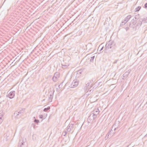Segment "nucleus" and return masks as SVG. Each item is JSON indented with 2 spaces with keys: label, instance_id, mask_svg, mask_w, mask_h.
<instances>
[{
  "label": "nucleus",
  "instance_id": "36",
  "mask_svg": "<svg viewBox=\"0 0 147 147\" xmlns=\"http://www.w3.org/2000/svg\"><path fill=\"white\" fill-rule=\"evenodd\" d=\"M90 84V83H88L87 84L88 86H89Z\"/></svg>",
  "mask_w": 147,
  "mask_h": 147
},
{
  "label": "nucleus",
  "instance_id": "12",
  "mask_svg": "<svg viewBox=\"0 0 147 147\" xmlns=\"http://www.w3.org/2000/svg\"><path fill=\"white\" fill-rule=\"evenodd\" d=\"M24 142L22 140H20L18 144V147H23V146L24 145Z\"/></svg>",
  "mask_w": 147,
  "mask_h": 147
},
{
  "label": "nucleus",
  "instance_id": "39",
  "mask_svg": "<svg viewBox=\"0 0 147 147\" xmlns=\"http://www.w3.org/2000/svg\"><path fill=\"white\" fill-rule=\"evenodd\" d=\"M88 95H89V93H88Z\"/></svg>",
  "mask_w": 147,
  "mask_h": 147
},
{
  "label": "nucleus",
  "instance_id": "23",
  "mask_svg": "<svg viewBox=\"0 0 147 147\" xmlns=\"http://www.w3.org/2000/svg\"><path fill=\"white\" fill-rule=\"evenodd\" d=\"M4 113H3L2 110L0 111V117L3 118V116L4 115Z\"/></svg>",
  "mask_w": 147,
  "mask_h": 147
},
{
  "label": "nucleus",
  "instance_id": "7",
  "mask_svg": "<svg viewBox=\"0 0 147 147\" xmlns=\"http://www.w3.org/2000/svg\"><path fill=\"white\" fill-rule=\"evenodd\" d=\"M60 76V74L59 72H56L55 74L54 75L52 78V80L54 82H56L57 80H58Z\"/></svg>",
  "mask_w": 147,
  "mask_h": 147
},
{
  "label": "nucleus",
  "instance_id": "17",
  "mask_svg": "<svg viewBox=\"0 0 147 147\" xmlns=\"http://www.w3.org/2000/svg\"><path fill=\"white\" fill-rule=\"evenodd\" d=\"M104 46L102 45V44H100L99 46L98 50H99V51H101L103 49Z\"/></svg>",
  "mask_w": 147,
  "mask_h": 147
},
{
  "label": "nucleus",
  "instance_id": "16",
  "mask_svg": "<svg viewBox=\"0 0 147 147\" xmlns=\"http://www.w3.org/2000/svg\"><path fill=\"white\" fill-rule=\"evenodd\" d=\"M53 93H51L50 94V95L49 97V101H50V102L52 101V99L53 98Z\"/></svg>",
  "mask_w": 147,
  "mask_h": 147
},
{
  "label": "nucleus",
  "instance_id": "40",
  "mask_svg": "<svg viewBox=\"0 0 147 147\" xmlns=\"http://www.w3.org/2000/svg\"><path fill=\"white\" fill-rule=\"evenodd\" d=\"M5 0H5V1H4V3L5 2Z\"/></svg>",
  "mask_w": 147,
  "mask_h": 147
},
{
  "label": "nucleus",
  "instance_id": "19",
  "mask_svg": "<svg viewBox=\"0 0 147 147\" xmlns=\"http://www.w3.org/2000/svg\"><path fill=\"white\" fill-rule=\"evenodd\" d=\"M18 113L20 114V115H21V116H22L23 115V113H24V111L23 110H21L20 111H18Z\"/></svg>",
  "mask_w": 147,
  "mask_h": 147
},
{
  "label": "nucleus",
  "instance_id": "11",
  "mask_svg": "<svg viewBox=\"0 0 147 147\" xmlns=\"http://www.w3.org/2000/svg\"><path fill=\"white\" fill-rule=\"evenodd\" d=\"M93 115H95V116L97 117V115L98 114L99 112V111L98 109H95L92 112Z\"/></svg>",
  "mask_w": 147,
  "mask_h": 147
},
{
  "label": "nucleus",
  "instance_id": "30",
  "mask_svg": "<svg viewBox=\"0 0 147 147\" xmlns=\"http://www.w3.org/2000/svg\"><path fill=\"white\" fill-rule=\"evenodd\" d=\"M39 117L40 119H42L43 118V116L42 115H39Z\"/></svg>",
  "mask_w": 147,
  "mask_h": 147
},
{
  "label": "nucleus",
  "instance_id": "35",
  "mask_svg": "<svg viewBox=\"0 0 147 147\" xmlns=\"http://www.w3.org/2000/svg\"><path fill=\"white\" fill-rule=\"evenodd\" d=\"M144 20H147V17H146V18H144Z\"/></svg>",
  "mask_w": 147,
  "mask_h": 147
},
{
  "label": "nucleus",
  "instance_id": "29",
  "mask_svg": "<svg viewBox=\"0 0 147 147\" xmlns=\"http://www.w3.org/2000/svg\"><path fill=\"white\" fill-rule=\"evenodd\" d=\"M3 120V118L1 117H0V124L2 122Z\"/></svg>",
  "mask_w": 147,
  "mask_h": 147
},
{
  "label": "nucleus",
  "instance_id": "14",
  "mask_svg": "<svg viewBox=\"0 0 147 147\" xmlns=\"http://www.w3.org/2000/svg\"><path fill=\"white\" fill-rule=\"evenodd\" d=\"M9 134L8 132L4 134V137H5V139L6 141H7L9 139Z\"/></svg>",
  "mask_w": 147,
  "mask_h": 147
},
{
  "label": "nucleus",
  "instance_id": "27",
  "mask_svg": "<svg viewBox=\"0 0 147 147\" xmlns=\"http://www.w3.org/2000/svg\"><path fill=\"white\" fill-rule=\"evenodd\" d=\"M67 131H66H66L64 132V133H63V136H65L66 135V134L67 133Z\"/></svg>",
  "mask_w": 147,
  "mask_h": 147
},
{
  "label": "nucleus",
  "instance_id": "38",
  "mask_svg": "<svg viewBox=\"0 0 147 147\" xmlns=\"http://www.w3.org/2000/svg\"><path fill=\"white\" fill-rule=\"evenodd\" d=\"M34 119L35 120L36 119V117H33Z\"/></svg>",
  "mask_w": 147,
  "mask_h": 147
},
{
  "label": "nucleus",
  "instance_id": "10",
  "mask_svg": "<svg viewBox=\"0 0 147 147\" xmlns=\"http://www.w3.org/2000/svg\"><path fill=\"white\" fill-rule=\"evenodd\" d=\"M109 45H110V44H108V42L106 43L104 48V50L105 51V52H107V51L109 50L110 49H111V48L110 47Z\"/></svg>",
  "mask_w": 147,
  "mask_h": 147
},
{
  "label": "nucleus",
  "instance_id": "18",
  "mask_svg": "<svg viewBox=\"0 0 147 147\" xmlns=\"http://www.w3.org/2000/svg\"><path fill=\"white\" fill-rule=\"evenodd\" d=\"M61 65L62 68L63 69H65L67 67L69 66V65L68 64L67 65H63L62 64H61Z\"/></svg>",
  "mask_w": 147,
  "mask_h": 147
},
{
  "label": "nucleus",
  "instance_id": "21",
  "mask_svg": "<svg viewBox=\"0 0 147 147\" xmlns=\"http://www.w3.org/2000/svg\"><path fill=\"white\" fill-rule=\"evenodd\" d=\"M141 8V7L140 6H138V7H137L135 9V11H139L140 9Z\"/></svg>",
  "mask_w": 147,
  "mask_h": 147
},
{
  "label": "nucleus",
  "instance_id": "4",
  "mask_svg": "<svg viewBox=\"0 0 147 147\" xmlns=\"http://www.w3.org/2000/svg\"><path fill=\"white\" fill-rule=\"evenodd\" d=\"M108 44H110L109 45L110 47L111 48V51H113V50H114L116 47L115 43L113 40H110L108 42H107Z\"/></svg>",
  "mask_w": 147,
  "mask_h": 147
},
{
  "label": "nucleus",
  "instance_id": "3",
  "mask_svg": "<svg viewBox=\"0 0 147 147\" xmlns=\"http://www.w3.org/2000/svg\"><path fill=\"white\" fill-rule=\"evenodd\" d=\"M66 131L72 133L74 130V124L69 123L66 128Z\"/></svg>",
  "mask_w": 147,
  "mask_h": 147
},
{
  "label": "nucleus",
  "instance_id": "33",
  "mask_svg": "<svg viewBox=\"0 0 147 147\" xmlns=\"http://www.w3.org/2000/svg\"><path fill=\"white\" fill-rule=\"evenodd\" d=\"M125 29L126 31H127L129 29V28L128 27H126L125 28Z\"/></svg>",
  "mask_w": 147,
  "mask_h": 147
},
{
  "label": "nucleus",
  "instance_id": "5",
  "mask_svg": "<svg viewBox=\"0 0 147 147\" xmlns=\"http://www.w3.org/2000/svg\"><path fill=\"white\" fill-rule=\"evenodd\" d=\"M79 81L76 79L74 80L71 84L70 85L69 87L71 88H74L76 87L79 84Z\"/></svg>",
  "mask_w": 147,
  "mask_h": 147
},
{
  "label": "nucleus",
  "instance_id": "28",
  "mask_svg": "<svg viewBox=\"0 0 147 147\" xmlns=\"http://www.w3.org/2000/svg\"><path fill=\"white\" fill-rule=\"evenodd\" d=\"M93 91V90H92V89H91V90H90V89H89L88 91L87 92V93L89 92L90 93H92V92Z\"/></svg>",
  "mask_w": 147,
  "mask_h": 147
},
{
  "label": "nucleus",
  "instance_id": "13",
  "mask_svg": "<svg viewBox=\"0 0 147 147\" xmlns=\"http://www.w3.org/2000/svg\"><path fill=\"white\" fill-rule=\"evenodd\" d=\"M14 115L15 116L16 118L18 119L20 118L22 116L21 115L18 113V111H16L14 113Z\"/></svg>",
  "mask_w": 147,
  "mask_h": 147
},
{
  "label": "nucleus",
  "instance_id": "20",
  "mask_svg": "<svg viewBox=\"0 0 147 147\" xmlns=\"http://www.w3.org/2000/svg\"><path fill=\"white\" fill-rule=\"evenodd\" d=\"M50 109V107L49 106L47 108H45L43 111L45 112H47L48 110H49Z\"/></svg>",
  "mask_w": 147,
  "mask_h": 147
},
{
  "label": "nucleus",
  "instance_id": "1",
  "mask_svg": "<svg viewBox=\"0 0 147 147\" xmlns=\"http://www.w3.org/2000/svg\"><path fill=\"white\" fill-rule=\"evenodd\" d=\"M136 18L135 17L131 20L129 24V27L130 28H134L135 30L138 29L142 24L143 20L142 19H138L137 21Z\"/></svg>",
  "mask_w": 147,
  "mask_h": 147
},
{
  "label": "nucleus",
  "instance_id": "8",
  "mask_svg": "<svg viewBox=\"0 0 147 147\" xmlns=\"http://www.w3.org/2000/svg\"><path fill=\"white\" fill-rule=\"evenodd\" d=\"M15 92L14 91H11L8 95H7V96L10 99L13 98L14 96Z\"/></svg>",
  "mask_w": 147,
  "mask_h": 147
},
{
  "label": "nucleus",
  "instance_id": "9",
  "mask_svg": "<svg viewBox=\"0 0 147 147\" xmlns=\"http://www.w3.org/2000/svg\"><path fill=\"white\" fill-rule=\"evenodd\" d=\"M131 71L130 69L128 70L127 71L125 72V73L123 75V78H122L123 79L126 78L129 74H130Z\"/></svg>",
  "mask_w": 147,
  "mask_h": 147
},
{
  "label": "nucleus",
  "instance_id": "34",
  "mask_svg": "<svg viewBox=\"0 0 147 147\" xmlns=\"http://www.w3.org/2000/svg\"><path fill=\"white\" fill-rule=\"evenodd\" d=\"M118 61V60H115L114 62H113V63L114 64H116L117 63V61Z\"/></svg>",
  "mask_w": 147,
  "mask_h": 147
},
{
  "label": "nucleus",
  "instance_id": "15",
  "mask_svg": "<svg viewBox=\"0 0 147 147\" xmlns=\"http://www.w3.org/2000/svg\"><path fill=\"white\" fill-rule=\"evenodd\" d=\"M131 16L130 15H129L126 17H125L124 19V21H125L126 22H127L131 18Z\"/></svg>",
  "mask_w": 147,
  "mask_h": 147
},
{
  "label": "nucleus",
  "instance_id": "2",
  "mask_svg": "<svg viewBox=\"0 0 147 147\" xmlns=\"http://www.w3.org/2000/svg\"><path fill=\"white\" fill-rule=\"evenodd\" d=\"M120 125V123L119 121L116 120L112 127L111 131H110L107 134L108 136H109V135L111 133V131H113V129L114 131H115L117 128H118L119 127Z\"/></svg>",
  "mask_w": 147,
  "mask_h": 147
},
{
  "label": "nucleus",
  "instance_id": "32",
  "mask_svg": "<svg viewBox=\"0 0 147 147\" xmlns=\"http://www.w3.org/2000/svg\"><path fill=\"white\" fill-rule=\"evenodd\" d=\"M144 7L146 8H147V3H146L144 5Z\"/></svg>",
  "mask_w": 147,
  "mask_h": 147
},
{
  "label": "nucleus",
  "instance_id": "22",
  "mask_svg": "<svg viewBox=\"0 0 147 147\" xmlns=\"http://www.w3.org/2000/svg\"><path fill=\"white\" fill-rule=\"evenodd\" d=\"M127 22H125V21H124H124H122L121 22V24H120V26H123Z\"/></svg>",
  "mask_w": 147,
  "mask_h": 147
},
{
  "label": "nucleus",
  "instance_id": "31",
  "mask_svg": "<svg viewBox=\"0 0 147 147\" xmlns=\"http://www.w3.org/2000/svg\"><path fill=\"white\" fill-rule=\"evenodd\" d=\"M63 83V82H62L61 83V84H60L59 85V86H58V87L59 88H60L61 87V86H62V83Z\"/></svg>",
  "mask_w": 147,
  "mask_h": 147
},
{
  "label": "nucleus",
  "instance_id": "6",
  "mask_svg": "<svg viewBox=\"0 0 147 147\" xmlns=\"http://www.w3.org/2000/svg\"><path fill=\"white\" fill-rule=\"evenodd\" d=\"M96 118L95 115L91 113L88 118V122H90L93 121Z\"/></svg>",
  "mask_w": 147,
  "mask_h": 147
},
{
  "label": "nucleus",
  "instance_id": "26",
  "mask_svg": "<svg viewBox=\"0 0 147 147\" xmlns=\"http://www.w3.org/2000/svg\"><path fill=\"white\" fill-rule=\"evenodd\" d=\"M34 122L37 123H38L39 122V120L38 119H35L34 120Z\"/></svg>",
  "mask_w": 147,
  "mask_h": 147
},
{
  "label": "nucleus",
  "instance_id": "25",
  "mask_svg": "<svg viewBox=\"0 0 147 147\" xmlns=\"http://www.w3.org/2000/svg\"><path fill=\"white\" fill-rule=\"evenodd\" d=\"M94 57H95L94 56H93L91 58V59L90 60V62H93V61L94 58Z\"/></svg>",
  "mask_w": 147,
  "mask_h": 147
},
{
  "label": "nucleus",
  "instance_id": "24",
  "mask_svg": "<svg viewBox=\"0 0 147 147\" xmlns=\"http://www.w3.org/2000/svg\"><path fill=\"white\" fill-rule=\"evenodd\" d=\"M83 70L84 69H81L79 70L78 71V74H81Z\"/></svg>",
  "mask_w": 147,
  "mask_h": 147
},
{
  "label": "nucleus",
  "instance_id": "37",
  "mask_svg": "<svg viewBox=\"0 0 147 147\" xmlns=\"http://www.w3.org/2000/svg\"><path fill=\"white\" fill-rule=\"evenodd\" d=\"M146 136H147V134L145 135V136H144V137Z\"/></svg>",
  "mask_w": 147,
  "mask_h": 147
}]
</instances>
